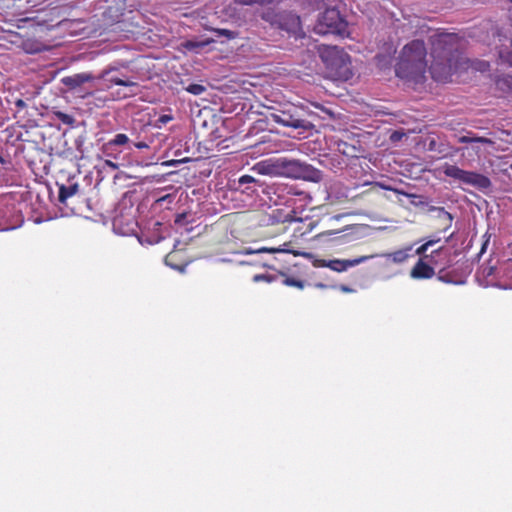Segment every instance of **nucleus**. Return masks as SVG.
Returning <instances> with one entry per match:
<instances>
[{
  "label": "nucleus",
  "instance_id": "f257e3e1",
  "mask_svg": "<svg viewBox=\"0 0 512 512\" xmlns=\"http://www.w3.org/2000/svg\"><path fill=\"white\" fill-rule=\"evenodd\" d=\"M430 43L431 76L435 81L448 82L460 65V38L454 33H435Z\"/></svg>",
  "mask_w": 512,
  "mask_h": 512
},
{
  "label": "nucleus",
  "instance_id": "f03ea898",
  "mask_svg": "<svg viewBox=\"0 0 512 512\" xmlns=\"http://www.w3.org/2000/svg\"><path fill=\"white\" fill-rule=\"evenodd\" d=\"M426 47L422 40H413L406 44L395 67L396 75L405 80L421 82L427 68Z\"/></svg>",
  "mask_w": 512,
  "mask_h": 512
},
{
  "label": "nucleus",
  "instance_id": "7ed1b4c3",
  "mask_svg": "<svg viewBox=\"0 0 512 512\" xmlns=\"http://www.w3.org/2000/svg\"><path fill=\"white\" fill-rule=\"evenodd\" d=\"M319 56L326 68V76L334 81H347L352 78L349 55L337 46L321 45Z\"/></svg>",
  "mask_w": 512,
  "mask_h": 512
},
{
  "label": "nucleus",
  "instance_id": "20e7f679",
  "mask_svg": "<svg viewBox=\"0 0 512 512\" xmlns=\"http://www.w3.org/2000/svg\"><path fill=\"white\" fill-rule=\"evenodd\" d=\"M314 32L319 35H339L347 34V22L335 8H328L318 17L314 25Z\"/></svg>",
  "mask_w": 512,
  "mask_h": 512
},
{
  "label": "nucleus",
  "instance_id": "39448f33",
  "mask_svg": "<svg viewBox=\"0 0 512 512\" xmlns=\"http://www.w3.org/2000/svg\"><path fill=\"white\" fill-rule=\"evenodd\" d=\"M306 112L303 108L289 106L284 110H279L271 115L275 123L290 127L293 129L312 130L314 125L305 118Z\"/></svg>",
  "mask_w": 512,
  "mask_h": 512
},
{
  "label": "nucleus",
  "instance_id": "423d86ee",
  "mask_svg": "<svg viewBox=\"0 0 512 512\" xmlns=\"http://www.w3.org/2000/svg\"><path fill=\"white\" fill-rule=\"evenodd\" d=\"M276 166L289 178L311 181H317L319 178V171L317 169L299 160L280 158L277 160Z\"/></svg>",
  "mask_w": 512,
  "mask_h": 512
},
{
  "label": "nucleus",
  "instance_id": "0eeeda50",
  "mask_svg": "<svg viewBox=\"0 0 512 512\" xmlns=\"http://www.w3.org/2000/svg\"><path fill=\"white\" fill-rule=\"evenodd\" d=\"M443 173L449 178L481 190L488 189L491 186V181L487 176L477 172L463 170L456 165L445 164L443 166Z\"/></svg>",
  "mask_w": 512,
  "mask_h": 512
},
{
  "label": "nucleus",
  "instance_id": "6e6552de",
  "mask_svg": "<svg viewBox=\"0 0 512 512\" xmlns=\"http://www.w3.org/2000/svg\"><path fill=\"white\" fill-rule=\"evenodd\" d=\"M459 143L469 144L470 146L464 148H458L457 152H461L462 155L465 154V150L471 151L474 155L480 156L482 154V150L480 148L481 144L492 145L493 141L486 137H480L474 135L472 132H468L467 135L460 136L458 138Z\"/></svg>",
  "mask_w": 512,
  "mask_h": 512
},
{
  "label": "nucleus",
  "instance_id": "1a4fd4ad",
  "mask_svg": "<svg viewBox=\"0 0 512 512\" xmlns=\"http://www.w3.org/2000/svg\"><path fill=\"white\" fill-rule=\"evenodd\" d=\"M440 239H430L426 242H424L421 246H419L415 253L420 256V258H424V260L429 261L432 264H438V261L436 260L437 256L440 257H448L449 256V250L444 247H440L438 249L433 250L430 254H427V251L430 247L438 243Z\"/></svg>",
  "mask_w": 512,
  "mask_h": 512
},
{
  "label": "nucleus",
  "instance_id": "9d476101",
  "mask_svg": "<svg viewBox=\"0 0 512 512\" xmlns=\"http://www.w3.org/2000/svg\"><path fill=\"white\" fill-rule=\"evenodd\" d=\"M277 28L289 34L298 35L301 32L300 17L292 12H280Z\"/></svg>",
  "mask_w": 512,
  "mask_h": 512
},
{
  "label": "nucleus",
  "instance_id": "9b49d317",
  "mask_svg": "<svg viewBox=\"0 0 512 512\" xmlns=\"http://www.w3.org/2000/svg\"><path fill=\"white\" fill-rule=\"evenodd\" d=\"M373 258V255L360 256L354 259H333L329 260L328 268L335 272H344L351 267L357 266Z\"/></svg>",
  "mask_w": 512,
  "mask_h": 512
},
{
  "label": "nucleus",
  "instance_id": "f8f14e48",
  "mask_svg": "<svg viewBox=\"0 0 512 512\" xmlns=\"http://www.w3.org/2000/svg\"><path fill=\"white\" fill-rule=\"evenodd\" d=\"M434 265L424 258H419L416 264L410 271V276L413 279H430L435 275Z\"/></svg>",
  "mask_w": 512,
  "mask_h": 512
},
{
  "label": "nucleus",
  "instance_id": "ddd939ff",
  "mask_svg": "<svg viewBox=\"0 0 512 512\" xmlns=\"http://www.w3.org/2000/svg\"><path fill=\"white\" fill-rule=\"evenodd\" d=\"M261 186L260 181L250 175L240 176L237 183H235V189L247 195H252Z\"/></svg>",
  "mask_w": 512,
  "mask_h": 512
},
{
  "label": "nucleus",
  "instance_id": "4468645a",
  "mask_svg": "<svg viewBox=\"0 0 512 512\" xmlns=\"http://www.w3.org/2000/svg\"><path fill=\"white\" fill-rule=\"evenodd\" d=\"M348 229L344 230H326L319 234V237H329L334 236L330 240L338 245L347 244L354 240H356V236L354 233L346 232Z\"/></svg>",
  "mask_w": 512,
  "mask_h": 512
},
{
  "label": "nucleus",
  "instance_id": "2eb2a0df",
  "mask_svg": "<svg viewBox=\"0 0 512 512\" xmlns=\"http://www.w3.org/2000/svg\"><path fill=\"white\" fill-rule=\"evenodd\" d=\"M93 80V76L89 73H78L72 76H67L62 79V83L70 89L80 87L86 82Z\"/></svg>",
  "mask_w": 512,
  "mask_h": 512
},
{
  "label": "nucleus",
  "instance_id": "dca6fc26",
  "mask_svg": "<svg viewBox=\"0 0 512 512\" xmlns=\"http://www.w3.org/2000/svg\"><path fill=\"white\" fill-rule=\"evenodd\" d=\"M107 143V150L115 149L118 146L125 147L126 150H131L132 142L130 138L124 133H117Z\"/></svg>",
  "mask_w": 512,
  "mask_h": 512
},
{
  "label": "nucleus",
  "instance_id": "f3484780",
  "mask_svg": "<svg viewBox=\"0 0 512 512\" xmlns=\"http://www.w3.org/2000/svg\"><path fill=\"white\" fill-rule=\"evenodd\" d=\"M495 84L497 90L503 95L512 96V75L505 74L497 77Z\"/></svg>",
  "mask_w": 512,
  "mask_h": 512
},
{
  "label": "nucleus",
  "instance_id": "a211bd4d",
  "mask_svg": "<svg viewBox=\"0 0 512 512\" xmlns=\"http://www.w3.org/2000/svg\"><path fill=\"white\" fill-rule=\"evenodd\" d=\"M412 250V246H407L403 249H399L390 253L385 254L387 260L392 261L393 263L401 264L404 263L411 255L410 251Z\"/></svg>",
  "mask_w": 512,
  "mask_h": 512
},
{
  "label": "nucleus",
  "instance_id": "6ab92c4d",
  "mask_svg": "<svg viewBox=\"0 0 512 512\" xmlns=\"http://www.w3.org/2000/svg\"><path fill=\"white\" fill-rule=\"evenodd\" d=\"M79 191V185L77 183L70 184L68 186L61 185L59 187L58 199L59 202L65 204L66 201L72 196L76 195Z\"/></svg>",
  "mask_w": 512,
  "mask_h": 512
},
{
  "label": "nucleus",
  "instance_id": "aec40b11",
  "mask_svg": "<svg viewBox=\"0 0 512 512\" xmlns=\"http://www.w3.org/2000/svg\"><path fill=\"white\" fill-rule=\"evenodd\" d=\"M279 17H280V12L277 13L272 9H269V10L263 12L261 15V18L264 21L268 22L271 26L276 27V28L278 26Z\"/></svg>",
  "mask_w": 512,
  "mask_h": 512
},
{
  "label": "nucleus",
  "instance_id": "412c9836",
  "mask_svg": "<svg viewBox=\"0 0 512 512\" xmlns=\"http://www.w3.org/2000/svg\"><path fill=\"white\" fill-rule=\"evenodd\" d=\"M109 83L111 85H119V86H125V87H135L137 86V83L130 80V79H122L119 77H111L108 79Z\"/></svg>",
  "mask_w": 512,
  "mask_h": 512
},
{
  "label": "nucleus",
  "instance_id": "4be33fe9",
  "mask_svg": "<svg viewBox=\"0 0 512 512\" xmlns=\"http://www.w3.org/2000/svg\"><path fill=\"white\" fill-rule=\"evenodd\" d=\"M375 185L380 187V188H382V189H384V190L393 191L396 194L404 195V196H406L408 198H416V197H418L416 194L408 193V192H405V191L397 189V188H392L391 186H388V185H386L384 183H381V182H376Z\"/></svg>",
  "mask_w": 512,
  "mask_h": 512
},
{
  "label": "nucleus",
  "instance_id": "5701e85b",
  "mask_svg": "<svg viewBox=\"0 0 512 512\" xmlns=\"http://www.w3.org/2000/svg\"><path fill=\"white\" fill-rule=\"evenodd\" d=\"M102 152L107 158H110V159H113L116 161H119L121 159L122 150H117V148L107 150V143H105L102 146Z\"/></svg>",
  "mask_w": 512,
  "mask_h": 512
},
{
  "label": "nucleus",
  "instance_id": "b1692460",
  "mask_svg": "<svg viewBox=\"0 0 512 512\" xmlns=\"http://www.w3.org/2000/svg\"><path fill=\"white\" fill-rule=\"evenodd\" d=\"M234 3L242 6H252V5H266L271 4L274 0H233Z\"/></svg>",
  "mask_w": 512,
  "mask_h": 512
},
{
  "label": "nucleus",
  "instance_id": "393cba45",
  "mask_svg": "<svg viewBox=\"0 0 512 512\" xmlns=\"http://www.w3.org/2000/svg\"><path fill=\"white\" fill-rule=\"evenodd\" d=\"M283 283L286 286L296 287L298 289L304 288V281L297 279L295 277L285 276Z\"/></svg>",
  "mask_w": 512,
  "mask_h": 512
},
{
  "label": "nucleus",
  "instance_id": "a878e982",
  "mask_svg": "<svg viewBox=\"0 0 512 512\" xmlns=\"http://www.w3.org/2000/svg\"><path fill=\"white\" fill-rule=\"evenodd\" d=\"M55 116L58 120H60L63 124L66 125H73L75 122V119L72 115H69L61 111L55 112Z\"/></svg>",
  "mask_w": 512,
  "mask_h": 512
},
{
  "label": "nucleus",
  "instance_id": "bb28decb",
  "mask_svg": "<svg viewBox=\"0 0 512 512\" xmlns=\"http://www.w3.org/2000/svg\"><path fill=\"white\" fill-rule=\"evenodd\" d=\"M185 90L193 95H201L205 92L206 88L201 84L193 83L188 85Z\"/></svg>",
  "mask_w": 512,
  "mask_h": 512
},
{
  "label": "nucleus",
  "instance_id": "cd10ccee",
  "mask_svg": "<svg viewBox=\"0 0 512 512\" xmlns=\"http://www.w3.org/2000/svg\"><path fill=\"white\" fill-rule=\"evenodd\" d=\"M211 41H204V42H196V41H187L185 44V47L187 49L193 50L197 48H202L205 45L209 44Z\"/></svg>",
  "mask_w": 512,
  "mask_h": 512
},
{
  "label": "nucleus",
  "instance_id": "c85d7f7f",
  "mask_svg": "<svg viewBox=\"0 0 512 512\" xmlns=\"http://www.w3.org/2000/svg\"><path fill=\"white\" fill-rule=\"evenodd\" d=\"M105 166L111 168L112 170H118L122 163H119L118 161H113V159L107 158L104 161Z\"/></svg>",
  "mask_w": 512,
  "mask_h": 512
},
{
  "label": "nucleus",
  "instance_id": "c756f323",
  "mask_svg": "<svg viewBox=\"0 0 512 512\" xmlns=\"http://www.w3.org/2000/svg\"><path fill=\"white\" fill-rule=\"evenodd\" d=\"M495 267L492 265H487L482 267V274L483 277L489 278L492 277L494 274Z\"/></svg>",
  "mask_w": 512,
  "mask_h": 512
},
{
  "label": "nucleus",
  "instance_id": "7c9ffc66",
  "mask_svg": "<svg viewBox=\"0 0 512 512\" xmlns=\"http://www.w3.org/2000/svg\"><path fill=\"white\" fill-rule=\"evenodd\" d=\"M217 33L221 36L227 37L228 39H234L236 37V33L228 29H218Z\"/></svg>",
  "mask_w": 512,
  "mask_h": 512
},
{
  "label": "nucleus",
  "instance_id": "2f4dec72",
  "mask_svg": "<svg viewBox=\"0 0 512 512\" xmlns=\"http://www.w3.org/2000/svg\"><path fill=\"white\" fill-rule=\"evenodd\" d=\"M490 64L487 61H479L476 63V66L474 67L476 70H479L481 72L489 70Z\"/></svg>",
  "mask_w": 512,
  "mask_h": 512
},
{
  "label": "nucleus",
  "instance_id": "473e14b6",
  "mask_svg": "<svg viewBox=\"0 0 512 512\" xmlns=\"http://www.w3.org/2000/svg\"><path fill=\"white\" fill-rule=\"evenodd\" d=\"M187 214L186 213H179L175 217V224L176 225H185L187 223L186 221Z\"/></svg>",
  "mask_w": 512,
  "mask_h": 512
},
{
  "label": "nucleus",
  "instance_id": "72a5a7b5",
  "mask_svg": "<svg viewBox=\"0 0 512 512\" xmlns=\"http://www.w3.org/2000/svg\"><path fill=\"white\" fill-rule=\"evenodd\" d=\"M438 279L446 283H456L450 277L449 273H443V270L439 272Z\"/></svg>",
  "mask_w": 512,
  "mask_h": 512
},
{
  "label": "nucleus",
  "instance_id": "f704fd0d",
  "mask_svg": "<svg viewBox=\"0 0 512 512\" xmlns=\"http://www.w3.org/2000/svg\"><path fill=\"white\" fill-rule=\"evenodd\" d=\"M329 260L325 259H316L313 262V266L317 268L327 267L328 268Z\"/></svg>",
  "mask_w": 512,
  "mask_h": 512
},
{
  "label": "nucleus",
  "instance_id": "c9c22d12",
  "mask_svg": "<svg viewBox=\"0 0 512 512\" xmlns=\"http://www.w3.org/2000/svg\"><path fill=\"white\" fill-rule=\"evenodd\" d=\"M132 145L137 149H148L149 145L144 141L132 142Z\"/></svg>",
  "mask_w": 512,
  "mask_h": 512
},
{
  "label": "nucleus",
  "instance_id": "e433bc0d",
  "mask_svg": "<svg viewBox=\"0 0 512 512\" xmlns=\"http://www.w3.org/2000/svg\"><path fill=\"white\" fill-rule=\"evenodd\" d=\"M171 120H172V116H170V115H162L159 118V121L164 123V124L169 122V121H171Z\"/></svg>",
  "mask_w": 512,
  "mask_h": 512
},
{
  "label": "nucleus",
  "instance_id": "4c0bfd02",
  "mask_svg": "<svg viewBox=\"0 0 512 512\" xmlns=\"http://www.w3.org/2000/svg\"><path fill=\"white\" fill-rule=\"evenodd\" d=\"M15 105H16L17 108H21V109L26 107V103L22 99H17L16 102H15Z\"/></svg>",
  "mask_w": 512,
  "mask_h": 512
},
{
  "label": "nucleus",
  "instance_id": "58836bf2",
  "mask_svg": "<svg viewBox=\"0 0 512 512\" xmlns=\"http://www.w3.org/2000/svg\"><path fill=\"white\" fill-rule=\"evenodd\" d=\"M390 139L392 141H397V140H400L401 139V134H399L398 132H393Z\"/></svg>",
  "mask_w": 512,
  "mask_h": 512
},
{
  "label": "nucleus",
  "instance_id": "ea45409f",
  "mask_svg": "<svg viewBox=\"0 0 512 512\" xmlns=\"http://www.w3.org/2000/svg\"><path fill=\"white\" fill-rule=\"evenodd\" d=\"M488 242H489V239H487L483 244H482V247H481V250H480V254L484 253L485 250H486V247L488 245Z\"/></svg>",
  "mask_w": 512,
  "mask_h": 512
},
{
  "label": "nucleus",
  "instance_id": "a19ab883",
  "mask_svg": "<svg viewBox=\"0 0 512 512\" xmlns=\"http://www.w3.org/2000/svg\"><path fill=\"white\" fill-rule=\"evenodd\" d=\"M278 251L290 252V253H292V254H294V255H298V253H297V252H295V251H291V250H289V249H287V248L279 249Z\"/></svg>",
  "mask_w": 512,
  "mask_h": 512
},
{
  "label": "nucleus",
  "instance_id": "79ce46f5",
  "mask_svg": "<svg viewBox=\"0 0 512 512\" xmlns=\"http://www.w3.org/2000/svg\"><path fill=\"white\" fill-rule=\"evenodd\" d=\"M264 278H265V276H264V275H255L253 279H254V281H256V282H257V281H259V280H261V279H264Z\"/></svg>",
  "mask_w": 512,
  "mask_h": 512
},
{
  "label": "nucleus",
  "instance_id": "37998d69",
  "mask_svg": "<svg viewBox=\"0 0 512 512\" xmlns=\"http://www.w3.org/2000/svg\"><path fill=\"white\" fill-rule=\"evenodd\" d=\"M0 162L4 163V159H3V157L1 155H0Z\"/></svg>",
  "mask_w": 512,
  "mask_h": 512
}]
</instances>
